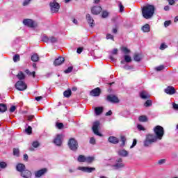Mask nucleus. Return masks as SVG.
Returning <instances> with one entry per match:
<instances>
[{
  "label": "nucleus",
  "mask_w": 178,
  "mask_h": 178,
  "mask_svg": "<svg viewBox=\"0 0 178 178\" xmlns=\"http://www.w3.org/2000/svg\"><path fill=\"white\" fill-rule=\"evenodd\" d=\"M155 13V7L152 5L147 4L142 8V15L145 19H152Z\"/></svg>",
  "instance_id": "obj_1"
},
{
  "label": "nucleus",
  "mask_w": 178,
  "mask_h": 178,
  "mask_svg": "<svg viewBox=\"0 0 178 178\" xmlns=\"http://www.w3.org/2000/svg\"><path fill=\"white\" fill-rule=\"evenodd\" d=\"M158 139L154 134H148L143 142L144 147H151L154 143H156Z\"/></svg>",
  "instance_id": "obj_2"
},
{
  "label": "nucleus",
  "mask_w": 178,
  "mask_h": 178,
  "mask_svg": "<svg viewBox=\"0 0 178 178\" xmlns=\"http://www.w3.org/2000/svg\"><path fill=\"white\" fill-rule=\"evenodd\" d=\"M154 136L157 140H161L162 137H163V134H165V130L163 127L160 125H157L154 128Z\"/></svg>",
  "instance_id": "obj_3"
},
{
  "label": "nucleus",
  "mask_w": 178,
  "mask_h": 178,
  "mask_svg": "<svg viewBox=\"0 0 178 178\" xmlns=\"http://www.w3.org/2000/svg\"><path fill=\"white\" fill-rule=\"evenodd\" d=\"M126 166V164L123 162V159L117 158L115 160V163L112 165V167L114 168L115 170H119L123 169Z\"/></svg>",
  "instance_id": "obj_4"
},
{
  "label": "nucleus",
  "mask_w": 178,
  "mask_h": 178,
  "mask_svg": "<svg viewBox=\"0 0 178 178\" xmlns=\"http://www.w3.org/2000/svg\"><path fill=\"white\" fill-rule=\"evenodd\" d=\"M68 147L72 151H76L79 147V144L77 140H75L74 138H72L68 142Z\"/></svg>",
  "instance_id": "obj_5"
},
{
  "label": "nucleus",
  "mask_w": 178,
  "mask_h": 178,
  "mask_svg": "<svg viewBox=\"0 0 178 178\" xmlns=\"http://www.w3.org/2000/svg\"><path fill=\"white\" fill-rule=\"evenodd\" d=\"M15 88H17L18 91H24V90H27V84L23 81H18L15 83Z\"/></svg>",
  "instance_id": "obj_6"
},
{
  "label": "nucleus",
  "mask_w": 178,
  "mask_h": 178,
  "mask_svg": "<svg viewBox=\"0 0 178 178\" xmlns=\"http://www.w3.org/2000/svg\"><path fill=\"white\" fill-rule=\"evenodd\" d=\"M23 24L24 26H27L28 27L33 28L37 27L38 24L35 21H33V19H24L23 20Z\"/></svg>",
  "instance_id": "obj_7"
},
{
  "label": "nucleus",
  "mask_w": 178,
  "mask_h": 178,
  "mask_svg": "<svg viewBox=\"0 0 178 178\" xmlns=\"http://www.w3.org/2000/svg\"><path fill=\"white\" fill-rule=\"evenodd\" d=\"M49 5L51 13H58L59 12L60 6L56 1L51 2Z\"/></svg>",
  "instance_id": "obj_8"
},
{
  "label": "nucleus",
  "mask_w": 178,
  "mask_h": 178,
  "mask_svg": "<svg viewBox=\"0 0 178 178\" xmlns=\"http://www.w3.org/2000/svg\"><path fill=\"white\" fill-rule=\"evenodd\" d=\"M98 127H99V121H96L93 123V126H92V131L93 133L95 134H96V136H99V137L102 136V134H101L99 133V131H98Z\"/></svg>",
  "instance_id": "obj_9"
},
{
  "label": "nucleus",
  "mask_w": 178,
  "mask_h": 178,
  "mask_svg": "<svg viewBox=\"0 0 178 178\" xmlns=\"http://www.w3.org/2000/svg\"><path fill=\"white\" fill-rule=\"evenodd\" d=\"M77 170H81L85 173H91L95 170V168L91 167H78Z\"/></svg>",
  "instance_id": "obj_10"
},
{
  "label": "nucleus",
  "mask_w": 178,
  "mask_h": 178,
  "mask_svg": "<svg viewBox=\"0 0 178 178\" xmlns=\"http://www.w3.org/2000/svg\"><path fill=\"white\" fill-rule=\"evenodd\" d=\"M63 138V135L58 134L54 140V143L57 147H60L62 145V140Z\"/></svg>",
  "instance_id": "obj_11"
},
{
  "label": "nucleus",
  "mask_w": 178,
  "mask_h": 178,
  "mask_svg": "<svg viewBox=\"0 0 178 178\" xmlns=\"http://www.w3.org/2000/svg\"><path fill=\"white\" fill-rule=\"evenodd\" d=\"M106 100L108 101V102H111V104H118L119 102V98L113 95H108Z\"/></svg>",
  "instance_id": "obj_12"
},
{
  "label": "nucleus",
  "mask_w": 178,
  "mask_h": 178,
  "mask_svg": "<svg viewBox=\"0 0 178 178\" xmlns=\"http://www.w3.org/2000/svg\"><path fill=\"white\" fill-rule=\"evenodd\" d=\"M47 172L48 169L47 168H42L40 170H38L35 172V177H41V176H44V175H45V173H47Z\"/></svg>",
  "instance_id": "obj_13"
},
{
  "label": "nucleus",
  "mask_w": 178,
  "mask_h": 178,
  "mask_svg": "<svg viewBox=\"0 0 178 178\" xmlns=\"http://www.w3.org/2000/svg\"><path fill=\"white\" fill-rule=\"evenodd\" d=\"M165 94H168V95H173L176 94V89L173 86H168L167 88L164 90Z\"/></svg>",
  "instance_id": "obj_14"
},
{
  "label": "nucleus",
  "mask_w": 178,
  "mask_h": 178,
  "mask_svg": "<svg viewBox=\"0 0 178 178\" xmlns=\"http://www.w3.org/2000/svg\"><path fill=\"white\" fill-rule=\"evenodd\" d=\"M100 95H101V89H99V88H96L92 90H91L90 92V95L92 97H99Z\"/></svg>",
  "instance_id": "obj_15"
},
{
  "label": "nucleus",
  "mask_w": 178,
  "mask_h": 178,
  "mask_svg": "<svg viewBox=\"0 0 178 178\" xmlns=\"http://www.w3.org/2000/svg\"><path fill=\"white\" fill-rule=\"evenodd\" d=\"M86 20L90 27H94L95 24L94 23V19L92 18L90 14L86 15Z\"/></svg>",
  "instance_id": "obj_16"
},
{
  "label": "nucleus",
  "mask_w": 178,
  "mask_h": 178,
  "mask_svg": "<svg viewBox=\"0 0 178 178\" xmlns=\"http://www.w3.org/2000/svg\"><path fill=\"white\" fill-rule=\"evenodd\" d=\"M22 177L24 178H31L32 174L31 171L29 170H25L22 172H21Z\"/></svg>",
  "instance_id": "obj_17"
},
{
  "label": "nucleus",
  "mask_w": 178,
  "mask_h": 178,
  "mask_svg": "<svg viewBox=\"0 0 178 178\" xmlns=\"http://www.w3.org/2000/svg\"><path fill=\"white\" fill-rule=\"evenodd\" d=\"M65 62V58L63 57H58L54 60V66H60V65H62Z\"/></svg>",
  "instance_id": "obj_18"
},
{
  "label": "nucleus",
  "mask_w": 178,
  "mask_h": 178,
  "mask_svg": "<svg viewBox=\"0 0 178 178\" xmlns=\"http://www.w3.org/2000/svg\"><path fill=\"white\" fill-rule=\"evenodd\" d=\"M91 10L92 15H99L102 10V8H101V6L93 7Z\"/></svg>",
  "instance_id": "obj_19"
},
{
  "label": "nucleus",
  "mask_w": 178,
  "mask_h": 178,
  "mask_svg": "<svg viewBox=\"0 0 178 178\" xmlns=\"http://www.w3.org/2000/svg\"><path fill=\"white\" fill-rule=\"evenodd\" d=\"M16 169L17 172H20L22 173V172H24V170H26V165H24V164L23 163H19L17 165Z\"/></svg>",
  "instance_id": "obj_20"
},
{
  "label": "nucleus",
  "mask_w": 178,
  "mask_h": 178,
  "mask_svg": "<svg viewBox=\"0 0 178 178\" xmlns=\"http://www.w3.org/2000/svg\"><path fill=\"white\" fill-rule=\"evenodd\" d=\"M140 97L142 98V99H148V98H149V95L148 92H147V91L143 90L140 93Z\"/></svg>",
  "instance_id": "obj_21"
},
{
  "label": "nucleus",
  "mask_w": 178,
  "mask_h": 178,
  "mask_svg": "<svg viewBox=\"0 0 178 178\" xmlns=\"http://www.w3.org/2000/svg\"><path fill=\"white\" fill-rule=\"evenodd\" d=\"M108 141L111 144H118L119 143V139L115 136H110L108 138Z\"/></svg>",
  "instance_id": "obj_22"
},
{
  "label": "nucleus",
  "mask_w": 178,
  "mask_h": 178,
  "mask_svg": "<svg viewBox=\"0 0 178 178\" xmlns=\"http://www.w3.org/2000/svg\"><path fill=\"white\" fill-rule=\"evenodd\" d=\"M141 30L143 31V33H149L151 27L149 26V24H146L142 26Z\"/></svg>",
  "instance_id": "obj_23"
},
{
  "label": "nucleus",
  "mask_w": 178,
  "mask_h": 178,
  "mask_svg": "<svg viewBox=\"0 0 178 178\" xmlns=\"http://www.w3.org/2000/svg\"><path fill=\"white\" fill-rule=\"evenodd\" d=\"M118 155L120 156H127V155H129V152L124 149H121L118 151Z\"/></svg>",
  "instance_id": "obj_24"
},
{
  "label": "nucleus",
  "mask_w": 178,
  "mask_h": 178,
  "mask_svg": "<svg viewBox=\"0 0 178 178\" xmlns=\"http://www.w3.org/2000/svg\"><path fill=\"white\" fill-rule=\"evenodd\" d=\"M17 77L19 80H20L22 81V80H24L26 79V76L24 75V74L22 72H19L17 74Z\"/></svg>",
  "instance_id": "obj_25"
},
{
  "label": "nucleus",
  "mask_w": 178,
  "mask_h": 178,
  "mask_svg": "<svg viewBox=\"0 0 178 178\" xmlns=\"http://www.w3.org/2000/svg\"><path fill=\"white\" fill-rule=\"evenodd\" d=\"M103 111H104V108L102 107H96L95 108V112L97 115H101Z\"/></svg>",
  "instance_id": "obj_26"
},
{
  "label": "nucleus",
  "mask_w": 178,
  "mask_h": 178,
  "mask_svg": "<svg viewBox=\"0 0 178 178\" xmlns=\"http://www.w3.org/2000/svg\"><path fill=\"white\" fill-rule=\"evenodd\" d=\"M31 59L33 62H38V59H40V57L38 56V54H34L31 56Z\"/></svg>",
  "instance_id": "obj_27"
},
{
  "label": "nucleus",
  "mask_w": 178,
  "mask_h": 178,
  "mask_svg": "<svg viewBox=\"0 0 178 178\" xmlns=\"http://www.w3.org/2000/svg\"><path fill=\"white\" fill-rule=\"evenodd\" d=\"M7 109L8 108L6 107V104H0V112H1V113H3V112H6Z\"/></svg>",
  "instance_id": "obj_28"
},
{
  "label": "nucleus",
  "mask_w": 178,
  "mask_h": 178,
  "mask_svg": "<svg viewBox=\"0 0 178 178\" xmlns=\"http://www.w3.org/2000/svg\"><path fill=\"white\" fill-rule=\"evenodd\" d=\"M63 95L64 97H65L66 98H69V97H70V95H72V90L70 89H68L67 90H65L63 92Z\"/></svg>",
  "instance_id": "obj_29"
},
{
  "label": "nucleus",
  "mask_w": 178,
  "mask_h": 178,
  "mask_svg": "<svg viewBox=\"0 0 178 178\" xmlns=\"http://www.w3.org/2000/svg\"><path fill=\"white\" fill-rule=\"evenodd\" d=\"M139 122H148V118L146 115H140L138 118Z\"/></svg>",
  "instance_id": "obj_30"
},
{
  "label": "nucleus",
  "mask_w": 178,
  "mask_h": 178,
  "mask_svg": "<svg viewBox=\"0 0 178 178\" xmlns=\"http://www.w3.org/2000/svg\"><path fill=\"white\" fill-rule=\"evenodd\" d=\"M25 73H26V74H28V76H32L34 78H35V72H30V70H25Z\"/></svg>",
  "instance_id": "obj_31"
},
{
  "label": "nucleus",
  "mask_w": 178,
  "mask_h": 178,
  "mask_svg": "<svg viewBox=\"0 0 178 178\" xmlns=\"http://www.w3.org/2000/svg\"><path fill=\"white\" fill-rule=\"evenodd\" d=\"M94 161V157L88 156L85 157V162H87L88 163H91Z\"/></svg>",
  "instance_id": "obj_32"
},
{
  "label": "nucleus",
  "mask_w": 178,
  "mask_h": 178,
  "mask_svg": "<svg viewBox=\"0 0 178 178\" xmlns=\"http://www.w3.org/2000/svg\"><path fill=\"white\" fill-rule=\"evenodd\" d=\"M124 58L127 63H130V62H131V57H130V56L125 55L124 56Z\"/></svg>",
  "instance_id": "obj_33"
},
{
  "label": "nucleus",
  "mask_w": 178,
  "mask_h": 178,
  "mask_svg": "<svg viewBox=\"0 0 178 178\" xmlns=\"http://www.w3.org/2000/svg\"><path fill=\"white\" fill-rule=\"evenodd\" d=\"M78 162H86V156H83V155L79 156Z\"/></svg>",
  "instance_id": "obj_34"
},
{
  "label": "nucleus",
  "mask_w": 178,
  "mask_h": 178,
  "mask_svg": "<svg viewBox=\"0 0 178 178\" xmlns=\"http://www.w3.org/2000/svg\"><path fill=\"white\" fill-rule=\"evenodd\" d=\"M32 131H33V128H31V126H29L28 128L25 129V132L26 133V134H31Z\"/></svg>",
  "instance_id": "obj_35"
},
{
  "label": "nucleus",
  "mask_w": 178,
  "mask_h": 178,
  "mask_svg": "<svg viewBox=\"0 0 178 178\" xmlns=\"http://www.w3.org/2000/svg\"><path fill=\"white\" fill-rule=\"evenodd\" d=\"M19 152L20 151L19 150V149H13V155H15V156H19Z\"/></svg>",
  "instance_id": "obj_36"
},
{
  "label": "nucleus",
  "mask_w": 178,
  "mask_h": 178,
  "mask_svg": "<svg viewBox=\"0 0 178 178\" xmlns=\"http://www.w3.org/2000/svg\"><path fill=\"white\" fill-rule=\"evenodd\" d=\"M20 60V56L19 54H15L13 56V61L14 62H19Z\"/></svg>",
  "instance_id": "obj_37"
},
{
  "label": "nucleus",
  "mask_w": 178,
  "mask_h": 178,
  "mask_svg": "<svg viewBox=\"0 0 178 178\" xmlns=\"http://www.w3.org/2000/svg\"><path fill=\"white\" fill-rule=\"evenodd\" d=\"M121 144H120V147H124V144H125V143H126V137H124V136H122L121 137Z\"/></svg>",
  "instance_id": "obj_38"
},
{
  "label": "nucleus",
  "mask_w": 178,
  "mask_h": 178,
  "mask_svg": "<svg viewBox=\"0 0 178 178\" xmlns=\"http://www.w3.org/2000/svg\"><path fill=\"white\" fill-rule=\"evenodd\" d=\"M134 58L136 62H140V60H141V57L140 56V54H135Z\"/></svg>",
  "instance_id": "obj_39"
},
{
  "label": "nucleus",
  "mask_w": 178,
  "mask_h": 178,
  "mask_svg": "<svg viewBox=\"0 0 178 178\" xmlns=\"http://www.w3.org/2000/svg\"><path fill=\"white\" fill-rule=\"evenodd\" d=\"M121 51H122V52H124V54H129L130 52V49H127V47H122L121 48Z\"/></svg>",
  "instance_id": "obj_40"
},
{
  "label": "nucleus",
  "mask_w": 178,
  "mask_h": 178,
  "mask_svg": "<svg viewBox=\"0 0 178 178\" xmlns=\"http://www.w3.org/2000/svg\"><path fill=\"white\" fill-rule=\"evenodd\" d=\"M56 41H58V39H56V38L55 37H50L49 40V42H51L52 44L56 42Z\"/></svg>",
  "instance_id": "obj_41"
},
{
  "label": "nucleus",
  "mask_w": 178,
  "mask_h": 178,
  "mask_svg": "<svg viewBox=\"0 0 178 178\" xmlns=\"http://www.w3.org/2000/svg\"><path fill=\"white\" fill-rule=\"evenodd\" d=\"M152 105V101L151 100H147L145 103V106H146V108H148V106H151Z\"/></svg>",
  "instance_id": "obj_42"
},
{
  "label": "nucleus",
  "mask_w": 178,
  "mask_h": 178,
  "mask_svg": "<svg viewBox=\"0 0 178 178\" xmlns=\"http://www.w3.org/2000/svg\"><path fill=\"white\" fill-rule=\"evenodd\" d=\"M165 69V66L163 65H160L159 67H156L155 68V70L157 71V72H161V70H163Z\"/></svg>",
  "instance_id": "obj_43"
},
{
  "label": "nucleus",
  "mask_w": 178,
  "mask_h": 178,
  "mask_svg": "<svg viewBox=\"0 0 178 178\" xmlns=\"http://www.w3.org/2000/svg\"><path fill=\"white\" fill-rule=\"evenodd\" d=\"M42 41H43V42H49V38H48V36H43Z\"/></svg>",
  "instance_id": "obj_44"
},
{
  "label": "nucleus",
  "mask_w": 178,
  "mask_h": 178,
  "mask_svg": "<svg viewBox=\"0 0 178 178\" xmlns=\"http://www.w3.org/2000/svg\"><path fill=\"white\" fill-rule=\"evenodd\" d=\"M166 48H168V45H166V44L165 43H162L160 46V49L161 51H163V49H166Z\"/></svg>",
  "instance_id": "obj_45"
},
{
  "label": "nucleus",
  "mask_w": 178,
  "mask_h": 178,
  "mask_svg": "<svg viewBox=\"0 0 178 178\" xmlns=\"http://www.w3.org/2000/svg\"><path fill=\"white\" fill-rule=\"evenodd\" d=\"M106 40H112L113 41V35L112 34L108 33L106 37Z\"/></svg>",
  "instance_id": "obj_46"
},
{
  "label": "nucleus",
  "mask_w": 178,
  "mask_h": 178,
  "mask_svg": "<svg viewBox=\"0 0 178 178\" xmlns=\"http://www.w3.org/2000/svg\"><path fill=\"white\" fill-rule=\"evenodd\" d=\"M73 70V67H69L67 70L64 71L65 73H71V72Z\"/></svg>",
  "instance_id": "obj_47"
},
{
  "label": "nucleus",
  "mask_w": 178,
  "mask_h": 178,
  "mask_svg": "<svg viewBox=\"0 0 178 178\" xmlns=\"http://www.w3.org/2000/svg\"><path fill=\"white\" fill-rule=\"evenodd\" d=\"M119 8L120 12H123V10H124V7L123 6V4H122V2H119Z\"/></svg>",
  "instance_id": "obj_48"
},
{
  "label": "nucleus",
  "mask_w": 178,
  "mask_h": 178,
  "mask_svg": "<svg viewBox=\"0 0 178 178\" xmlns=\"http://www.w3.org/2000/svg\"><path fill=\"white\" fill-rule=\"evenodd\" d=\"M32 145L34 148H38V147H40V143L35 141L33 143Z\"/></svg>",
  "instance_id": "obj_49"
},
{
  "label": "nucleus",
  "mask_w": 178,
  "mask_h": 178,
  "mask_svg": "<svg viewBox=\"0 0 178 178\" xmlns=\"http://www.w3.org/2000/svg\"><path fill=\"white\" fill-rule=\"evenodd\" d=\"M108 15H109V13H108V11H103V13H102V17L104 19H105L106 17H108Z\"/></svg>",
  "instance_id": "obj_50"
},
{
  "label": "nucleus",
  "mask_w": 178,
  "mask_h": 178,
  "mask_svg": "<svg viewBox=\"0 0 178 178\" xmlns=\"http://www.w3.org/2000/svg\"><path fill=\"white\" fill-rule=\"evenodd\" d=\"M56 127H58L60 130L63 129V123H57L56 124Z\"/></svg>",
  "instance_id": "obj_51"
},
{
  "label": "nucleus",
  "mask_w": 178,
  "mask_h": 178,
  "mask_svg": "<svg viewBox=\"0 0 178 178\" xmlns=\"http://www.w3.org/2000/svg\"><path fill=\"white\" fill-rule=\"evenodd\" d=\"M10 113H13V112H15L16 111V107L15 106H12L10 108Z\"/></svg>",
  "instance_id": "obj_52"
},
{
  "label": "nucleus",
  "mask_w": 178,
  "mask_h": 178,
  "mask_svg": "<svg viewBox=\"0 0 178 178\" xmlns=\"http://www.w3.org/2000/svg\"><path fill=\"white\" fill-rule=\"evenodd\" d=\"M0 168H1L2 169H5V168H6V163L1 162L0 163Z\"/></svg>",
  "instance_id": "obj_53"
},
{
  "label": "nucleus",
  "mask_w": 178,
  "mask_h": 178,
  "mask_svg": "<svg viewBox=\"0 0 178 178\" xmlns=\"http://www.w3.org/2000/svg\"><path fill=\"white\" fill-rule=\"evenodd\" d=\"M137 128H138V129H139L140 131L145 130V129L144 128V127H143V125H141V124H138V125H137Z\"/></svg>",
  "instance_id": "obj_54"
},
{
  "label": "nucleus",
  "mask_w": 178,
  "mask_h": 178,
  "mask_svg": "<svg viewBox=\"0 0 178 178\" xmlns=\"http://www.w3.org/2000/svg\"><path fill=\"white\" fill-rule=\"evenodd\" d=\"M172 108L175 111H178V104L176 103H172Z\"/></svg>",
  "instance_id": "obj_55"
},
{
  "label": "nucleus",
  "mask_w": 178,
  "mask_h": 178,
  "mask_svg": "<svg viewBox=\"0 0 178 178\" xmlns=\"http://www.w3.org/2000/svg\"><path fill=\"white\" fill-rule=\"evenodd\" d=\"M31 1V0H25L23 3V6H27V5H29V3H30Z\"/></svg>",
  "instance_id": "obj_56"
},
{
  "label": "nucleus",
  "mask_w": 178,
  "mask_h": 178,
  "mask_svg": "<svg viewBox=\"0 0 178 178\" xmlns=\"http://www.w3.org/2000/svg\"><path fill=\"white\" fill-rule=\"evenodd\" d=\"M137 145V140L134 139L132 145L130 147V148H134V147H136Z\"/></svg>",
  "instance_id": "obj_57"
},
{
  "label": "nucleus",
  "mask_w": 178,
  "mask_h": 178,
  "mask_svg": "<svg viewBox=\"0 0 178 178\" xmlns=\"http://www.w3.org/2000/svg\"><path fill=\"white\" fill-rule=\"evenodd\" d=\"M172 23V22H170V21H165V22H164V26H165V27H168V26H170V24Z\"/></svg>",
  "instance_id": "obj_58"
},
{
  "label": "nucleus",
  "mask_w": 178,
  "mask_h": 178,
  "mask_svg": "<svg viewBox=\"0 0 178 178\" xmlns=\"http://www.w3.org/2000/svg\"><path fill=\"white\" fill-rule=\"evenodd\" d=\"M33 119H34V115H29L27 117V120H29V122H31V120H33Z\"/></svg>",
  "instance_id": "obj_59"
},
{
  "label": "nucleus",
  "mask_w": 178,
  "mask_h": 178,
  "mask_svg": "<svg viewBox=\"0 0 178 178\" xmlns=\"http://www.w3.org/2000/svg\"><path fill=\"white\" fill-rule=\"evenodd\" d=\"M90 144H95V138H90Z\"/></svg>",
  "instance_id": "obj_60"
},
{
  "label": "nucleus",
  "mask_w": 178,
  "mask_h": 178,
  "mask_svg": "<svg viewBox=\"0 0 178 178\" xmlns=\"http://www.w3.org/2000/svg\"><path fill=\"white\" fill-rule=\"evenodd\" d=\"M165 162H166V160H165V159H161V160H159V161L158 163H159V165H162V164L165 163Z\"/></svg>",
  "instance_id": "obj_61"
},
{
  "label": "nucleus",
  "mask_w": 178,
  "mask_h": 178,
  "mask_svg": "<svg viewBox=\"0 0 178 178\" xmlns=\"http://www.w3.org/2000/svg\"><path fill=\"white\" fill-rule=\"evenodd\" d=\"M169 5H175V0H167Z\"/></svg>",
  "instance_id": "obj_62"
},
{
  "label": "nucleus",
  "mask_w": 178,
  "mask_h": 178,
  "mask_svg": "<svg viewBox=\"0 0 178 178\" xmlns=\"http://www.w3.org/2000/svg\"><path fill=\"white\" fill-rule=\"evenodd\" d=\"M77 54H80L81 52H83V48L79 47L76 50Z\"/></svg>",
  "instance_id": "obj_63"
},
{
  "label": "nucleus",
  "mask_w": 178,
  "mask_h": 178,
  "mask_svg": "<svg viewBox=\"0 0 178 178\" xmlns=\"http://www.w3.org/2000/svg\"><path fill=\"white\" fill-rule=\"evenodd\" d=\"M112 54L113 55H117L118 54V49H114L112 51Z\"/></svg>",
  "instance_id": "obj_64"
}]
</instances>
